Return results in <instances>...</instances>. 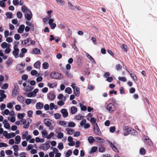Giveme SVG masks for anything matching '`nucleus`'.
<instances>
[{"instance_id": "obj_1", "label": "nucleus", "mask_w": 157, "mask_h": 157, "mask_svg": "<svg viewBox=\"0 0 157 157\" xmlns=\"http://www.w3.org/2000/svg\"><path fill=\"white\" fill-rule=\"evenodd\" d=\"M51 149L52 150V151L49 153V157H54L55 154V157H60L61 154L59 152V151L57 148L51 147Z\"/></svg>"}, {"instance_id": "obj_2", "label": "nucleus", "mask_w": 157, "mask_h": 157, "mask_svg": "<svg viewBox=\"0 0 157 157\" xmlns=\"http://www.w3.org/2000/svg\"><path fill=\"white\" fill-rule=\"evenodd\" d=\"M44 123L46 125L49 127V129L50 130L53 129L55 125V124L54 122L48 119H44Z\"/></svg>"}, {"instance_id": "obj_3", "label": "nucleus", "mask_w": 157, "mask_h": 157, "mask_svg": "<svg viewBox=\"0 0 157 157\" xmlns=\"http://www.w3.org/2000/svg\"><path fill=\"white\" fill-rule=\"evenodd\" d=\"M50 77L51 78L54 79H60L63 78V75L60 73L55 72H52L50 75Z\"/></svg>"}, {"instance_id": "obj_4", "label": "nucleus", "mask_w": 157, "mask_h": 157, "mask_svg": "<svg viewBox=\"0 0 157 157\" xmlns=\"http://www.w3.org/2000/svg\"><path fill=\"white\" fill-rule=\"evenodd\" d=\"M71 87L73 89L74 93L75 95L77 97L79 96L80 94L79 88L76 86V84L75 83L72 84Z\"/></svg>"}, {"instance_id": "obj_5", "label": "nucleus", "mask_w": 157, "mask_h": 157, "mask_svg": "<svg viewBox=\"0 0 157 157\" xmlns=\"http://www.w3.org/2000/svg\"><path fill=\"white\" fill-rule=\"evenodd\" d=\"M123 130L124 132V136H127L131 132H135V131L127 126H125L123 128Z\"/></svg>"}, {"instance_id": "obj_6", "label": "nucleus", "mask_w": 157, "mask_h": 157, "mask_svg": "<svg viewBox=\"0 0 157 157\" xmlns=\"http://www.w3.org/2000/svg\"><path fill=\"white\" fill-rule=\"evenodd\" d=\"M106 109L109 112L112 113L116 110V107L115 105L110 103L107 105Z\"/></svg>"}, {"instance_id": "obj_7", "label": "nucleus", "mask_w": 157, "mask_h": 157, "mask_svg": "<svg viewBox=\"0 0 157 157\" xmlns=\"http://www.w3.org/2000/svg\"><path fill=\"white\" fill-rule=\"evenodd\" d=\"M13 50L12 52L13 55L15 58H18L19 50L16 44L14 45L13 47Z\"/></svg>"}, {"instance_id": "obj_8", "label": "nucleus", "mask_w": 157, "mask_h": 157, "mask_svg": "<svg viewBox=\"0 0 157 157\" xmlns=\"http://www.w3.org/2000/svg\"><path fill=\"white\" fill-rule=\"evenodd\" d=\"M21 43L23 45L27 44L28 45H29L31 44H35V42L34 40H32L30 38H29L27 40L22 41Z\"/></svg>"}, {"instance_id": "obj_9", "label": "nucleus", "mask_w": 157, "mask_h": 157, "mask_svg": "<svg viewBox=\"0 0 157 157\" xmlns=\"http://www.w3.org/2000/svg\"><path fill=\"white\" fill-rule=\"evenodd\" d=\"M19 89L18 85L15 84L14 85V88L12 92V95L13 96L18 94L19 92Z\"/></svg>"}, {"instance_id": "obj_10", "label": "nucleus", "mask_w": 157, "mask_h": 157, "mask_svg": "<svg viewBox=\"0 0 157 157\" xmlns=\"http://www.w3.org/2000/svg\"><path fill=\"white\" fill-rule=\"evenodd\" d=\"M1 114L3 116L10 115V116H12L14 115V113L13 111H12L10 112L7 109H6L4 111H2Z\"/></svg>"}, {"instance_id": "obj_11", "label": "nucleus", "mask_w": 157, "mask_h": 157, "mask_svg": "<svg viewBox=\"0 0 157 157\" xmlns=\"http://www.w3.org/2000/svg\"><path fill=\"white\" fill-rule=\"evenodd\" d=\"M107 142L109 146L112 148L113 151L116 152H118V150L114 145V142L113 143L108 140H107Z\"/></svg>"}, {"instance_id": "obj_12", "label": "nucleus", "mask_w": 157, "mask_h": 157, "mask_svg": "<svg viewBox=\"0 0 157 157\" xmlns=\"http://www.w3.org/2000/svg\"><path fill=\"white\" fill-rule=\"evenodd\" d=\"M94 131L96 134L100 136L101 134V132L97 124H95L94 126Z\"/></svg>"}, {"instance_id": "obj_13", "label": "nucleus", "mask_w": 157, "mask_h": 157, "mask_svg": "<svg viewBox=\"0 0 157 157\" xmlns=\"http://www.w3.org/2000/svg\"><path fill=\"white\" fill-rule=\"evenodd\" d=\"M61 131V128H58L56 130V132L57 133V137L58 138L61 139L64 136L63 133V132H60Z\"/></svg>"}, {"instance_id": "obj_14", "label": "nucleus", "mask_w": 157, "mask_h": 157, "mask_svg": "<svg viewBox=\"0 0 157 157\" xmlns=\"http://www.w3.org/2000/svg\"><path fill=\"white\" fill-rule=\"evenodd\" d=\"M50 146L48 144H42L40 147V148L42 150L47 151L50 148Z\"/></svg>"}, {"instance_id": "obj_15", "label": "nucleus", "mask_w": 157, "mask_h": 157, "mask_svg": "<svg viewBox=\"0 0 157 157\" xmlns=\"http://www.w3.org/2000/svg\"><path fill=\"white\" fill-rule=\"evenodd\" d=\"M48 97L49 100H53L56 98V96L53 91H51L48 94Z\"/></svg>"}, {"instance_id": "obj_16", "label": "nucleus", "mask_w": 157, "mask_h": 157, "mask_svg": "<svg viewBox=\"0 0 157 157\" xmlns=\"http://www.w3.org/2000/svg\"><path fill=\"white\" fill-rule=\"evenodd\" d=\"M54 21V19H50L48 21V24L52 29H54L56 26V24L53 22Z\"/></svg>"}, {"instance_id": "obj_17", "label": "nucleus", "mask_w": 157, "mask_h": 157, "mask_svg": "<svg viewBox=\"0 0 157 157\" xmlns=\"http://www.w3.org/2000/svg\"><path fill=\"white\" fill-rule=\"evenodd\" d=\"M25 17L27 20L28 21L30 20L32 17V14L31 11H29V12L25 13Z\"/></svg>"}, {"instance_id": "obj_18", "label": "nucleus", "mask_w": 157, "mask_h": 157, "mask_svg": "<svg viewBox=\"0 0 157 157\" xmlns=\"http://www.w3.org/2000/svg\"><path fill=\"white\" fill-rule=\"evenodd\" d=\"M1 46L3 49H5L8 48L9 47H10L11 44L9 43H8L6 42H4L1 44Z\"/></svg>"}, {"instance_id": "obj_19", "label": "nucleus", "mask_w": 157, "mask_h": 157, "mask_svg": "<svg viewBox=\"0 0 157 157\" xmlns=\"http://www.w3.org/2000/svg\"><path fill=\"white\" fill-rule=\"evenodd\" d=\"M61 112L63 117H66L68 116V114L67 109H62L61 110Z\"/></svg>"}, {"instance_id": "obj_20", "label": "nucleus", "mask_w": 157, "mask_h": 157, "mask_svg": "<svg viewBox=\"0 0 157 157\" xmlns=\"http://www.w3.org/2000/svg\"><path fill=\"white\" fill-rule=\"evenodd\" d=\"M95 140L96 141L100 143H103L105 142V140L104 139L99 137H95Z\"/></svg>"}, {"instance_id": "obj_21", "label": "nucleus", "mask_w": 157, "mask_h": 157, "mask_svg": "<svg viewBox=\"0 0 157 157\" xmlns=\"http://www.w3.org/2000/svg\"><path fill=\"white\" fill-rule=\"evenodd\" d=\"M128 72L129 73L131 76L133 80L135 81H137V78L135 74V73L132 71H128Z\"/></svg>"}, {"instance_id": "obj_22", "label": "nucleus", "mask_w": 157, "mask_h": 157, "mask_svg": "<svg viewBox=\"0 0 157 157\" xmlns=\"http://www.w3.org/2000/svg\"><path fill=\"white\" fill-rule=\"evenodd\" d=\"M25 26L24 25H21L17 30V32L20 33H22L25 29Z\"/></svg>"}, {"instance_id": "obj_23", "label": "nucleus", "mask_w": 157, "mask_h": 157, "mask_svg": "<svg viewBox=\"0 0 157 157\" xmlns=\"http://www.w3.org/2000/svg\"><path fill=\"white\" fill-rule=\"evenodd\" d=\"M43 104L40 102H38L36 104V108L37 109H40L42 108L43 107Z\"/></svg>"}, {"instance_id": "obj_24", "label": "nucleus", "mask_w": 157, "mask_h": 157, "mask_svg": "<svg viewBox=\"0 0 157 157\" xmlns=\"http://www.w3.org/2000/svg\"><path fill=\"white\" fill-rule=\"evenodd\" d=\"M33 87L32 86H29L24 87V90L27 92H30L33 90Z\"/></svg>"}, {"instance_id": "obj_25", "label": "nucleus", "mask_w": 157, "mask_h": 157, "mask_svg": "<svg viewBox=\"0 0 157 157\" xmlns=\"http://www.w3.org/2000/svg\"><path fill=\"white\" fill-rule=\"evenodd\" d=\"M67 133L69 135H72L75 132L74 130L71 128H67L65 129Z\"/></svg>"}, {"instance_id": "obj_26", "label": "nucleus", "mask_w": 157, "mask_h": 157, "mask_svg": "<svg viewBox=\"0 0 157 157\" xmlns=\"http://www.w3.org/2000/svg\"><path fill=\"white\" fill-rule=\"evenodd\" d=\"M77 111V109L75 106H73L71 107V112L72 114H75Z\"/></svg>"}, {"instance_id": "obj_27", "label": "nucleus", "mask_w": 157, "mask_h": 157, "mask_svg": "<svg viewBox=\"0 0 157 157\" xmlns=\"http://www.w3.org/2000/svg\"><path fill=\"white\" fill-rule=\"evenodd\" d=\"M68 5L69 7L71 9L75 10V8H76L78 10H80L81 9L79 7H75L70 2H68Z\"/></svg>"}, {"instance_id": "obj_28", "label": "nucleus", "mask_w": 157, "mask_h": 157, "mask_svg": "<svg viewBox=\"0 0 157 157\" xmlns=\"http://www.w3.org/2000/svg\"><path fill=\"white\" fill-rule=\"evenodd\" d=\"M58 98L63 101H65L66 100V97L62 94H59L57 97Z\"/></svg>"}, {"instance_id": "obj_29", "label": "nucleus", "mask_w": 157, "mask_h": 157, "mask_svg": "<svg viewBox=\"0 0 157 157\" xmlns=\"http://www.w3.org/2000/svg\"><path fill=\"white\" fill-rule=\"evenodd\" d=\"M22 11L24 13H27L30 11V10L28 9L25 6H23L22 7Z\"/></svg>"}, {"instance_id": "obj_30", "label": "nucleus", "mask_w": 157, "mask_h": 157, "mask_svg": "<svg viewBox=\"0 0 157 157\" xmlns=\"http://www.w3.org/2000/svg\"><path fill=\"white\" fill-rule=\"evenodd\" d=\"M68 123V122L64 121H60L59 122V124L60 125L64 127H67Z\"/></svg>"}, {"instance_id": "obj_31", "label": "nucleus", "mask_w": 157, "mask_h": 157, "mask_svg": "<svg viewBox=\"0 0 157 157\" xmlns=\"http://www.w3.org/2000/svg\"><path fill=\"white\" fill-rule=\"evenodd\" d=\"M3 124L4 125V127L5 128L9 129L10 128V125L9 123L7 122L5 120L3 122Z\"/></svg>"}, {"instance_id": "obj_32", "label": "nucleus", "mask_w": 157, "mask_h": 157, "mask_svg": "<svg viewBox=\"0 0 157 157\" xmlns=\"http://www.w3.org/2000/svg\"><path fill=\"white\" fill-rule=\"evenodd\" d=\"M42 136L44 138H46L48 133L46 130H43L41 131Z\"/></svg>"}, {"instance_id": "obj_33", "label": "nucleus", "mask_w": 157, "mask_h": 157, "mask_svg": "<svg viewBox=\"0 0 157 157\" xmlns=\"http://www.w3.org/2000/svg\"><path fill=\"white\" fill-rule=\"evenodd\" d=\"M86 57L89 59V60L92 63H95V62L92 57L89 55L88 53L86 54Z\"/></svg>"}, {"instance_id": "obj_34", "label": "nucleus", "mask_w": 157, "mask_h": 157, "mask_svg": "<svg viewBox=\"0 0 157 157\" xmlns=\"http://www.w3.org/2000/svg\"><path fill=\"white\" fill-rule=\"evenodd\" d=\"M25 115V114L23 113H18L17 115V117L20 119L21 120V121H22V120H23V118Z\"/></svg>"}, {"instance_id": "obj_35", "label": "nucleus", "mask_w": 157, "mask_h": 157, "mask_svg": "<svg viewBox=\"0 0 157 157\" xmlns=\"http://www.w3.org/2000/svg\"><path fill=\"white\" fill-rule=\"evenodd\" d=\"M21 138L19 136H17L15 137V144H19L21 141Z\"/></svg>"}, {"instance_id": "obj_36", "label": "nucleus", "mask_w": 157, "mask_h": 157, "mask_svg": "<svg viewBox=\"0 0 157 157\" xmlns=\"http://www.w3.org/2000/svg\"><path fill=\"white\" fill-rule=\"evenodd\" d=\"M50 109L51 110H53V109H57L58 106L55 105L53 103H51L50 105Z\"/></svg>"}, {"instance_id": "obj_37", "label": "nucleus", "mask_w": 157, "mask_h": 157, "mask_svg": "<svg viewBox=\"0 0 157 157\" xmlns=\"http://www.w3.org/2000/svg\"><path fill=\"white\" fill-rule=\"evenodd\" d=\"M57 83L56 82H54L52 83H48V86L51 88H53L57 86Z\"/></svg>"}, {"instance_id": "obj_38", "label": "nucleus", "mask_w": 157, "mask_h": 157, "mask_svg": "<svg viewBox=\"0 0 157 157\" xmlns=\"http://www.w3.org/2000/svg\"><path fill=\"white\" fill-rule=\"evenodd\" d=\"M98 149V147L96 146H94L92 147L90 151V154H92L94 152H95Z\"/></svg>"}, {"instance_id": "obj_39", "label": "nucleus", "mask_w": 157, "mask_h": 157, "mask_svg": "<svg viewBox=\"0 0 157 157\" xmlns=\"http://www.w3.org/2000/svg\"><path fill=\"white\" fill-rule=\"evenodd\" d=\"M34 67L35 68H39L40 67V62L39 61L36 62L34 63Z\"/></svg>"}, {"instance_id": "obj_40", "label": "nucleus", "mask_w": 157, "mask_h": 157, "mask_svg": "<svg viewBox=\"0 0 157 157\" xmlns=\"http://www.w3.org/2000/svg\"><path fill=\"white\" fill-rule=\"evenodd\" d=\"M65 92L68 94H71L72 93V90L71 88L69 87H67L66 88L65 90Z\"/></svg>"}, {"instance_id": "obj_41", "label": "nucleus", "mask_w": 157, "mask_h": 157, "mask_svg": "<svg viewBox=\"0 0 157 157\" xmlns=\"http://www.w3.org/2000/svg\"><path fill=\"white\" fill-rule=\"evenodd\" d=\"M16 136L15 133L13 132H11L9 133L7 137V139H10L12 138H13L15 136Z\"/></svg>"}, {"instance_id": "obj_42", "label": "nucleus", "mask_w": 157, "mask_h": 157, "mask_svg": "<svg viewBox=\"0 0 157 157\" xmlns=\"http://www.w3.org/2000/svg\"><path fill=\"white\" fill-rule=\"evenodd\" d=\"M25 64L24 63H21V64H18L17 66V69H22L25 66Z\"/></svg>"}, {"instance_id": "obj_43", "label": "nucleus", "mask_w": 157, "mask_h": 157, "mask_svg": "<svg viewBox=\"0 0 157 157\" xmlns=\"http://www.w3.org/2000/svg\"><path fill=\"white\" fill-rule=\"evenodd\" d=\"M33 52L36 54H38L40 53V50L37 48H35L33 50Z\"/></svg>"}, {"instance_id": "obj_44", "label": "nucleus", "mask_w": 157, "mask_h": 157, "mask_svg": "<svg viewBox=\"0 0 157 157\" xmlns=\"http://www.w3.org/2000/svg\"><path fill=\"white\" fill-rule=\"evenodd\" d=\"M95 140V138H94L93 136H90L88 138V141L89 143H92Z\"/></svg>"}, {"instance_id": "obj_45", "label": "nucleus", "mask_w": 157, "mask_h": 157, "mask_svg": "<svg viewBox=\"0 0 157 157\" xmlns=\"http://www.w3.org/2000/svg\"><path fill=\"white\" fill-rule=\"evenodd\" d=\"M28 135V132L27 131H26L23 133L22 135V140H25L26 138Z\"/></svg>"}, {"instance_id": "obj_46", "label": "nucleus", "mask_w": 157, "mask_h": 157, "mask_svg": "<svg viewBox=\"0 0 157 157\" xmlns=\"http://www.w3.org/2000/svg\"><path fill=\"white\" fill-rule=\"evenodd\" d=\"M75 124L74 122H68L67 127H73L75 126Z\"/></svg>"}, {"instance_id": "obj_47", "label": "nucleus", "mask_w": 157, "mask_h": 157, "mask_svg": "<svg viewBox=\"0 0 157 157\" xmlns=\"http://www.w3.org/2000/svg\"><path fill=\"white\" fill-rule=\"evenodd\" d=\"M58 148L60 150L63 149V144L62 142L59 143L58 144Z\"/></svg>"}, {"instance_id": "obj_48", "label": "nucleus", "mask_w": 157, "mask_h": 157, "mask_svg": "<svg viewBox=\"0 0 157 157\" xmlns=\"http://www.w3.org/2000/svg\"><path fill=\"white\" fill-rule=\"evenodd\" d=\"M43 67L44 69H46L48 68L49 64L47 62H44L43 64Z\"/></svg>"}, {"instance_id": "obj_49", "label": "nucleus", "mask_w": 157, "mask_h": 157, "mask_svg": "<svg viewBox=\"0 0 157 157\" xmlns=\"http://www.w3.org/2000/svg\"><path fill=\"white\" fill-rule=\"evenodd\" d=\"M96 119L95 118H92L90 119L89 121L90 122L93 124V126L95 125V124H97L96 123Z\"/></svg>"}, {"instance_id": "obj_50", "label": "nucleus", "mask_w": 157, "mask_h": 157, "mask_svg": "<svg viewBox=\"0 0 157 157\" xmlns=\"http://www.w3.org/2000/svg\"><path fill=\"white\" fill-rule=\"evenodd\" d=\"M28 97H34L36 96L35 94H34L33 92H29L28 93L27 95Z\"/></svg>"}, {"instance_id": "obj_51", "label": "nucleus", "mask_w": 157, "mask_h": 157, "mask_svg": "<svg viewBox=\"0 0 157 157\" xmlns=\"http://www.w3.org/2000/svg\"><path fill=\"white\" fill-rule=\"evenodd\" d=\"M0 6L3 8H5L6 7V2L0 0Z\"/></svg>"}, {"instance_id": "obj_52", "label": "nucleus", "mask_w": 157, "mask_h": 157, "mask_svg": "<svg viewBox=\"0 0 157 157\" xmlns=\"http://www.w3.org/2000/svg\"><path fill=\"white\" fill-rule=\"evenodd\" d=\"M72 153V151L70 150H68L66 152V157H69L70 156Z\"/></svg>"}, {"instance_id": "obj_53", "label": "nucleus", "mask_w": 157, "mask_h": 157, "mask_svg": "<svg viewBox=\"0 0 157 157\" xmlns=\"http://www.w3.org/2000/svg\"><path fill=\"white\" fill-rule=\"evenodd\" d=\"M10 47H9L8 48L5 49L4 51L5 53L6 54H9L11 52V49L10 48Z\"/></svg>"}, {"instance_id": "obj_54", "label": "nucleus", "mask_w": 157, "mask_h": 157, "mask_svg": "<svg viewBox=\"0 0 157 157\" xmlns=\"http://www.w3.org/2000/svg\"><path fill=\"white\" fill-rule=\"evenodd\" d=\"M6 15L7 18H11L12 17L13 14L11 12H7L6 13Z\"/></svg>"}, {"instance_id": "obj_55", "label": "nucleus", "mask_w": 157, "mask_h": 157, "mask_svg": "<svg viewBox=\"0 0 157 157\" xmlns=\"http://www.w3.org/2000/svg\"><path fill=\"white\" fill-rule=\"evenodd\" d=\"M57 3L61 5H63L65 4V2L63 0H56Z\"/></svg>"}, {"instance_id": "obj_56", "label": "nucleus", "mask_w": 157, "mask_h": 157, "mask_svg": "<svg viewBox=\"0 0 157 157\" xmlns=\"http://www.w3.org/2000/svg\"><path fill=\"white\" fill-rule=\"evenodd\" d=\"M80 106L81 108V109L82 111H86L87 109L86 107L85 106L83 105L82 104H80Z\"/></svg>"}, {"instance_id": "obj_57", "label": "nucleus", "mask_w": 157, "mask_h": 157, "mask_svg": "<svg viewBox=\"0 0 157 157\" xmlns=\"http://www.w3.org/2000/svg\"><path fill=\"white\" fill-rule=\"evenodd\" d=\"M118 79L121 81L125 82L127 81V79L125 77H119L118 78Z\"/></svg>"}, {"instance_id": "obj_58", "label": "nucleus", "mask_w": 157, "mask_h": 157, "mask_svg": "<svg viewBox=\"0 0 157 157\" xmlns=\"http://www.w3.org/2000/svg\"><path fill=\"white\" fill-rule=\"evenodd\" d=\"M17 16L18 18H21L22 17V14L21 11H19L17 13Z\"/></svg>"}, {"instance_id": "obj_59", "label": "nucleus", "mask_w": 157, "mask_h": 157, "mask_svg": "<svg viewBox=\"0 0 157 157\" xmlns=\"http://www.w3.org/2000/svg\"><path fill=\"white\" fill-rule=\"evenodd\" d=\"M15 108L16 110L17 111H20L21 109V106L19 105H17L15 107Z\"/></svg>"}, {"instance_id": "obj_60", "label": "nucleus", "mask_w": 157, "mask_h": 157, "mask_svg": "<svg viewBox=\"0 0 157 157\" xmlns=\"http://www.w3.org/2000/svg\"><path fill=\"white\" fill-rule=\"evenodd\" d=\"M25 102L27 105H29L32 102V100L28 98L26 99Z\"/></svg>"}, {"instance_id": "obj_61", "label": "nucleus", "mask_w": 157, "mask_h": 157, "mask_svg": "<svg viewBox=\"0 0 157 157\" xmlns=\"http://www.w3.org/2000/svg\"><path fill=\"white\" fill-rule=\"evenodd\" d=\"M13 105L11 102H9L7 104V107L9 109H12L13 108Z\"/></svg>"}, {"instance_id": "obj_62", "label": "nucleus", "mask_w": 157, "mask_h": 157, "mask_svg": "<svg viewBox=\"0 0 157 157\" xmlns=\"http://www.w3.org/2000/svg\"><path fill=\"white\" fill-rule=\"evenodd\" d=\"M14 37L15 40H19L20 39L21 36L19 34H17L15 35Z\"/></svg>"}, {"instance_id": "obj_63", "label": "nucleus", "mask_w": 157, "mask_h": 157, "mask_svg": "<svg viewBox=\"0 0 157 157\" xmlns=\"http://www.w3.org/2000/svg\"><path fill=\"white\" fill-rule=\"evenodd\" d=\"M140 153L142 155H144L145 153V150L144 148H141L140 150Z\"/></svg>"}, {"instance_id": "obj_64", "label": "nucleus", "mask_w": 157, "mask_h": 157, "mask_svg": "<svg viewBox=\"0 0 157 157\" xmlns=\"http://www.w3.org/2000/svg\"><path fill=\"white\" fill-rule=\"evenodd\" d=\"M61 115L59 113H56L54 114V117L56 119H59Z\"/></svg>"}]
</instances>
